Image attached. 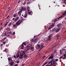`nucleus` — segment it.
Masks as SVG:
<instances>
[{"mask_svg":"<svg viewBox=\"0 0 66 66\" xmlns=\"http://www.w3.org/2000/svg\"><path fill=\"white\" fill-rule=\"evenodd\" d=\"M22 21H23V20H19L15 24L17 26H18V25H19L20 24V23H21Z\"/></svg>","mask_w":66,"mask_h":66,"instance_id":"nucleus-2","label":"nucleus"},{"mask_svg":"<svg viewBox=\"0 0 66 66\" xmlns=\"http://www.w3.org/2000/svg\"><path fill=\"white\" fill-rule=\"evenodd\" d=\"M62 24H59L57 25V27H60V26H62Z\"/></svg>","mask_w":66,"mask_h":66,"instance_id":"nucleus-13","label":"nucleus"},{"mask_svg":"<svg viewBox=\"0 0 66 66\" xmlns=\"http://www.w3.org/2000/svg\"><path fill=\"white\" fill-rule=\"evenodd\" d=\"M27 16H28V14H27V13H26V14H25L24 15V17L27 18Z\"/></svg>","mask_w":66,"mask_h":66,"instance_id":"nucleus-18","label":"nucleus"},{"mask_svg":"<svg viewBox=\"0 0 66 66\" xmlns=\"http://www.w3.org/2000/svg\"><path fill=\"white\" fill-rule=\"evenodd\" d=\"M24 65V63H23L22 64V66H23V65Z\"/></svg>","mask_w":66,"mask_h":66,"instance_id":"nucleus-64","label":"nucleus"},{"mask_svg":"<svg viewBox=\"0 0 66 66\" xmlns=\"http://www.w3.org/2000/svg\"><path fill=\"white\" fill-rule=\"evenodd\" d=\"M53 61H54V60H51L48 63V64H50V63H52L53 62Z\"/></svg>","mask_w":66,"mask_h":66,"instance_id":"nucleus-10","label":"nucleus"},{"mask_svg":"<svg viewBox=\"0 0 66 66\" xmlns=\"http://www.w3.org/2000/svg\"><path fill=\"white\" fill-rule=\"evenodd\" d=\"M14 63V62H11V63H9V64H10V65H13V63Z\"/></svg>","mask_w":66,"mask_h":66,"instance_id":"nucleus-20","label":"nucleus"},{"mask_svg":"<svg viewBox=\"0 0 66 66\" xmlns=\"http://www.w3.org/2000/svg\"><path fill=\"white\" fill-rule=\"evenodd\" d=\"M11 24H12V22H11L10 23L8 24V26H9V27H10Z\"/></svg>","mask_w":66,"mask_h":66,"instance_id":"nucleus-23","label":"nucleus"},{"mask_svg":"<svg viewBox=\"0 0 66 66\" xmlns=\"http://www.w3.org/2000/svg\"><path fill=\"white\" fill-rule=\"evenodd\" d=\"M4 36H6V31H4Z\"/></svg>","mask_w":66,"mask_h":66,"instance_id":"nucleus-25","label":"nucleus"},{"mask_svg":"<svg viewBox=\"0 0 66 66\" xmlns=\"http://www.w3.org/2000/svg\"><path fill=\"white\" fill-rule=\"evenodd\" d=\"M56 52V50H55L54 51V53H55V52Z\"/></svg>","mask_w":66,"mask_h":66,"instance_id":"nucleus-47","label":"nucleus"},{"mask_svg":"<svg viewBox=\"0 0 66 66\" xmlns=\"http://www.w3.org/2000/svg\"><path fill=\"white\" fill-rule=\"evenodd\" d=\"M8 61H11V59L9 57V58H8Z\"/></svg>","mask_w":66,"mask_h":66,"instance_id":"nucleus-36","label":"nucleus"},{"mask_svg":"<svg viewBox=\"0 0 66 66\" xmlns=\"http://www.w3.org/2000/svg\"><path fill=\"white\" fill-rule=\"evenodd\" d=\"M5 44H6V42H3V45H5Z\"/></svg>","mask_w":66,"mask_h":66,"instance_id":"nucleus-33","label":"nucleus"},{"mask_svg":"<svg viewBox=\"0 0 66 66\" xmlns=\"http://www.w3.org/2000/svg\"><path fill=\"white\" fill-rule=\"evenodd\" d=\"M60 30H61V29H60V28H59L57 29H56L55 30V31L56 32H59V31Z\"/></svg>","mask_w":66,"mask_h":66,"instance_id":"nucleus-11","label":"nucleus"},{"mask_svg":"<svg viewBox=\"0 0 66 66\" xmlns=\"http://www.w3.org/2000/svg\"><path fill=\"white\" fill-rule=\"evenodd\" d=\"M22 44H23V45H24V46H26V42L23 43Z\"/></svg>","mask_w":66,"mask_h":66,"instance_id":"nucleus-27","label":"nucleus"},{"mask_svg":"<svg viewBox=\"0 0 66 66\" xmlns=\"http://www.w3.org/2000/svg\"><path fill=\"white\" fill-rule=\"evenodd\" d=\"M28 14L29 15H32V14H33V13L32 11H30L29 12H28Z\"/></svg>","mask_w":66,"mask_h":66,"instance_id":"nucleus-8","label":"nucleus"},{"mask_svg":"<svg viewBox=\"0 0 66 66\" xmlns=\"http://www.w3.org/2000/svg\"><path fill=\"white\" fill-rule=\"evenodd\" d=\"M51 37H49V36L48 37V40H51Z\"/></svg>","mask_w":66,"mask_h":66,"instance_id":"nucleus-21","label":"nucleus"},{"mask_svg":"<svg viewBox=\"0 0 66 66\" xmlns=\"http://www.w3.org/2000/svg\"><path fill=\"white\" fill-rule=\"evenodd\" d=\"M60 54H62V52H60Z\"/></svg>","mask_w":66,"mask_h":66,"instance_id":"nucleus-59","label":"nucleus"},{"mask_svg":"<svg viewBox=\"0 0 66 66\" xmlns=\"http://www.w3.org/2000/svg\"><path fill=\"white\" fill-rule=\"evenodd\" d=\"M46 57V55L44 56L43 57H42V59H44Z\"/></svg>","mask_w":66,"mask_h":66,"instance_id":"nucleus-30","label":"nucleus"},{"mask_svg":"<svg viewBox=\"0 0 66 66\" xmlns=\"http://www.w3.org/2000/svg\"><path fill=\"white\" fill-rule=\"evenodd\" d=\"M21 47H24V46L23 44L21 45Z\"/></svg>","mask_w":66,"mask_h":66,"instance_id":"nucleus-42","label":"nucleus"},{"mask_svg":"<svg viewBox=\"0 0 66 66\" xmlns=\"http://www.w3.org/2000/svg\"><path fill=\"white\" fill-rule=\"evenodd\" d=\"M53 65H54V64H55V60H54V61H53Z\"/></svg>","mask_w":66,"mask_h":66,"instance_id":"nucleus-29","label":"nucleus"},{"mask_svg":"<svg viewBox=\"0 0 66 66\" xmlns=\"http://www.w3.org/2000/svg\"><path fill=\"white\" fill-rule=\"evenodd\" d=\"M22 56H23V55L21 54H20V56H22Z\"/></svg>","mask_w":66,"mask_h":66,"instance_id":"nucleus-58","label":"nucleus"},{"mask_svg":"<svg viewBox=\"0 0 66 66\" xmlns=\"http://www.w3.org/2000/svg\"><path fill=\"white\" fill-rule=\"evenodd\" d=\"M18 65V64H16L14 66H17Z\"/></svg>","mask_w":66,"mask_h":66,"instance_id":"nucleus-49","label":"nucleus"},{"mask_svg":"<svg viewBox=\"0 0 66 66\" xmlns=\"http://www.w3.org/2000/svg\"><path fill=\"white\" fill-rule=\"evenodd\" d=\"M22 10L23 11H26V8L24 7V8L23 7H22Z\"/></svg>","mask_w":66,"mask_h":66,"instance_id":"nucleus-9","label":"nucleus"},{"mask_svg":"<svg viewBox=\"0 0 66 66\" xmlns=\"http://www.w3.org/2000/svg\"><path fill=\"white\" fill-rule=\"evenodd\" d=\"M9 17H10V16H8L7 17V18H9Z\"/></svg>","mask_w":66,"mask_h":66,"instance_id":"nucleus-60","label":"nucleus"},{"mask_svg":"<svg viewBox=\"0 0 66 66\" xmlns=\"http://www.w3.org/2000/svg\"><path fill=\"white\" fill-rule=\"evenodd\" d=\"M36 37V36H34V38H35Z\"/></svg>","mask_w":66,"mask_h":66,"instance_id":"nucleus-63","label":"nucleus"},{"mask_svg":"<svg viewBox=\"0 0 66 66\" xmlns=\"http://www.w3.org/2000/svg\"><path fill=\"white\" fill-rule=\"evenodd\" d=\"M26 3H27V1H25L23 3V4L24 5H25L26 4Z\"/></svg>","mask_w":66,"mask_h":66,"instance_id":"nucleus-19","label":"nucleus"},{"mask_svg":"<svg viewBox=\"0 0 66 66\" xmlns=\"http://www.w3.org/2000/svg\"><path fill=\"white\" fill-rule=\"evenodd\" d=\"M39 38L38 37H37L34 40H33V42H35L36 43L37 42H38V39Z\"/></svg>","mask_w":66,"mask_h":66,"instance_id":"nucleus-5","label":"nucleus"},{"mask_svg":"<svg viewBox=\"0 0 66 66\" xmlns=\"http://www.w3.org/2000/svg\"><path fill=\"white\" fill-rule=\"evenodd\" d=\"M11 7H9V8H8V10H7V11H10V10H11Z\"/></svg>","mask_w":66,"mask_h":66,"instance_id":"nucleus-37","label":"nucleus"},{"mask_svg":"<svg viewBox=\"0 0 66 66\" xmlns=\"http://www.w3.org/2000/svg\"><path fill=\"white\" fill-rule=\"evenodd\" d=\"M54 24H52L51 26V27H52V28H53L54 26Z\"/></svg>","mask_w":66,"mask_h":66,"instance_id":"nucleus-22","label":"nucleus"},{"mask_svg":"<svg viewBox=\"0 0 66 66\" xmlns=\"http://www.w3.org/2000/svg\"><path fill=\"white\" fill-rule=\"evenodd\" d=\"M8 34H12V32L11 31H10L8 32Z\"/></svg>","mask_w":66,"mask_h":66,"instance_id":"nucleus-34","label":"nucleus"},{"mask_svg":"<svg viewBox=\"0 0 66 66\" xmlns=\"http://www.w3.org/2000/svg\"><path fill=\"white\" fill-rule=\"evenodd\" d=\"M21 49H23V47H21Z\"/></svg>","mask_w":66,"mask_h":66,"instance_id":"nucleus-61","label":"nucleus"},{"mask_svg":"<svg viewBox=\"0 0 66 66\" xmlns=\"http://www.w3.org/2000/svg\"><path fill=\"white\" fill-rule=\"evenodd\" d=\"M57 19H55L54 20V22H56V21H57Z\"/></svg>","mask_w":66,"mask_h":66,"instance_id":"nucleus-24","label":"nucleus"},{"mask_svg":"<svg viewBox=\"0 0 66 66\" xmlns=\"http://www.w3.org/2000/svg\"><path fill=\"white\" fill-rule=\"evenodd\" d=\"M21 12H22V10H20L18 12V14H21Z\"/></svg>","mask_w":66,"mask_h":66,"instance_id":"nucleus-17","label":"nucleus"},{"mask_svg":"<svg viewBox=\"0 0 66 66\" xmlns=\"http://www.w3.org/2000/svg\"><path fill=\"white\" fill-rule=\"evenodd\" d=\"M31 3V1H29L28 3H27V4H29V3Z\"/></svg>","mask_w":66,"mask_h":66,"instance_id":"nucleus-28","label":"nucleus"},{"mask_svg":"<svg viewBox=\"0 0 66 66\" xmlns=\"http://www.w3.org/2000/svg\"><path fill=\"white\" fill-rule=\"evenodd\" d=\"M20 61H16V63L17 64H19V62Z\"/></svg>","mask_w":66,"mask_h":66,"instance_id":"nucleus-43","label":"nucleus"},{"mask_svg":"<svg viewBox=\"0 0 66 66\" xmlns=\"http://www.w3.org/2000/svg\"><path fill=\"white\" fill-rule=\"evenodd\" d=\"M66 57H63V60H64V59H66Z\"/></svg>","mask_w":66,"mask_h":66,"instance_id":"nucleus-46","label":"nucleus"},{"mask_svg":"<svg viewBox=\"0 0 66 66\" xmlns=\"http://www.w3.org/2000/svg\"><path fill=\"white\" fill-rule=\"evenodd\" d=\"M39 54L40 55H41V54H42V53L41 52H40L39 53Z\"/></svg>","mask_w":66,"mask_h":66,"instance_id":"nucleus-53","label":"nucleus"},{"mask_svg":"<svg viewBox=\"0 0 66 66\" xmlns=\"http://www.w3.org/2000/svg\"><path fill=\"white\" fill-rule=\"evenodd\" d=\"M6 37H5L4 38V40H5V39H6Z\"/></svg>","mask_w":66,"mask_h":66,"instance_id":"nucleus-55","label":"nucleus"},{"mask_svg":"<svg viewBox=\"0 0 66 66\" xmlns=\"http://www.w3.org/2000/svg\"><path fill=\"white\" fill-rule=\"evenodd\" d=\"M13 26L14 28H15V27L16 26V25L15 24H13Z\"/></svg>","mask_w":66,"mask_h":66,"instance_id":"nucleus-32","label":"nucleus"},{"mask_svg":"<svg viewBox=\"0 0 66 66\" xmlns=\"http://www.w3.org/2000/svg\"><path fill=\"white\" fill-rule=\"evenodd\" d=\"M37 46L38 47V48H40V45L39 44L37 45Z\"/></svg>","mask_w":66,"mask_h":66,"instance_id":"nucleus-26","label":"nucleus"},{"mask_svg":"<svg viewBox=\"0 0 66 66\" xmlns=\"http://www.w3.org/2000/svg\"><path fill=\"white\" fill-rule=\"evenodd\" d=\"M59 36H60V35H58L57 36V38H58V37H59Z\"/></svg>","mask_w":66,"mask_h":66,"instance_id":"nucleus-48","label":"nucleus"},{"mask_svg":"<svg viewBox=\"0 0 66 66\" xmlns=\"http://www.w3.org/2000/svg\"><path fill=\"white\" fill-rule=\"evenodd\" d=\"M19 57V59H22V56H21V57L20 56Z\"/></svg>","mask_w":66,"mask_h":66,"instance_id":"nucleus-41","label":"nucleus"},{"mask_svg":"<svg viewBox=\"0 0 66 66\" xmlns=\"http://www.w3.org/2000/svg\"><path fill=\"white\" fill-rule=\"evenodd\" d=\"M27 11L28 12H29L30 11V7H27Z\"/></svg>","mask_w":66,"mask_h":66,"instance_id":"nucleus-14","label":"nucleus"},{"mask_svg":"<svg viewBox=\"0 0 66 66\" xmlns=\"http://www.w3.org/2000/svg\"><path fill=\"white\" fill-rule=\"evenodd\" d=\"M19 19V17H18L16 18L14 20V22H16V21L17 20Z\"/></svg>","mask_w":66,"mask_h":66,"instance_id":"nucleus-12","label":"nucleus"},{"mask_svg":"<svg viewBox=\"0 0 66 66\" xmlns=\"http://www.w3.org/2000/svg\"><path fill=\"white\" fill-rule=\"evenodd\" d=\"M26 48L27 49L26 51H28L29 49L30 50H31V51H34V47H32V45H31L30 46H29L27 45L26 47Z\"/></svg>","mask_w":66,"mask_h":66,"instance_id":"nucleus-1","label":"nucleus"},{"mask_svg":"<svg viewBox=\"0 0 66 66\" xmlns=\"http://www.w3.org/2000/svg\"><path fill=\"white\" fill-rule=\"evenodd\" d=\"M7 24H8V22H6L5 24L4 25V27H5V26H7Z\"/></svg>","mask_w":66,"mask_h":66,"instance_id":"nucleus-16","label":"nucleus"},{"mask_svg":"<svg viewBox=\"0 0 66 66\" xmlns=\"http://www.w3.org/2000/svg\"><path fill=\"white\" fill-rule=\"evenodd\" d=\"M63 56H66V54H64L63 55Z\"/></svg>","mask_w":66,"mask_h":66,"instance_id":"nucleus-56","label":"nucleus"},{"mask_svg":"<svg viewBox=\"0 0 66 66\" xmlns=\"http://www.w3.org/2000/svg\"><path fill=\"white\" fill-rule=\"evenodd\" d=\"M56 30V29L55 28H53L51 31V30H50V31L51 32H55V30Z\"/></svg>","mask_w":66,"mask_h":66,"instance_id":"nucleus-6","label":"nucleus"},{"mask_svg":"<svg viewBox=\"0 0 66 66\" xmlns=\"http://www.w3.org/2000/svg\"><path fill=\"white\" fill-rule=\"evenodd\" d=\"M27 56H28L27 55H26V54H24V58H27Z\"/></svg>","mask_w":66,"mask_h":66,"instance_id":"nucleus-15","label":"nucleus"},{"mask_svg":"<svg viewBox=\"0 0 66 66\" xmlns=\"http://www.w3.org/2000/svg\"><path fill=\"white\" fill-rule=\"evenodd\" d=\"M44 46V43H42L41 44V46L42 47H40V49H42L43 47H44V46Z\"/></svg>","mask_w":66,"mask_h":66,"instance_id":"nucleus-7","label":"nucleus"},{"mask_svg":"<svg viewBox=\"0 0 66 66\" xmlns=\"http://www.w3.org/2000/svg\"><path fill=\"white\" fill-rule=\"evenodd\" d=\"M53 64V63H51V64L50 65H49V66H51V65H52V64Z\"/></svg>","mask_w":66,"mask_h":66,"instance_id":"nucleus-51","label":"nucleus"},{"mask_svg":"<svg viewBox=\"0 0 66 66\" xmlns=\"http://www.w3.org/2000/svg\"><path fill=\"white\" fill-rule=\"evenodd\" d=\"M49 36L51 37L52 36V34H51L50 35H49Z\"/></svg>","mask_w":66,"mask_h":66,"instance_id":"nucleus-35","label":"nucleus"},{"mask_svg":"<svg viewBox=\"0 0 66 66\" xmlns=\"http://www.w3.org/2000/svg\"><path fill=\"white\" fill-rule=\"evenodd\" d=\"M55 62H57L58 61V59H55Z\"/></svg>","mask_w":66,"mask_h":66,"instance_id":"nucleus-39","label":"nucleus"},{"mask_svg":"<svg viewBox=\"0 0 66 66\" xmlns=\"http://www.w3.org/2000/svg\"><path fill=\"white\" fill-rule=\"evenodd\" d=\"M5 40H4V39H2V41H4Z\"/></svg>","mask_w":66,"mask_h":66,"instance_id":"nucleus-62","label":"nucleus"},{"mask_svg":"<svg viewBox=\"0 0 66 66\" xmlns=\"http://www.w3.org/2000/svg\"><path fill=\"white\" fill-rule=\"evenodd\" d=\"M66 10L63 13V15L62 16H60L59 18H57V19H59L60 18H62L63 17V16H66Z\"/></svg>","mask_w":66,"mask_h":66,"instance_id":"nucleus-3","label":"nucleus"},{"mask_svg":"<svg viewBox=\"0 0 66 66\" xmlns=\"http://www.w3.org/2000/svg\"><path fill=\"white\" fill-rule=\"evenodd\" d=\"M64 4H65L66 5V2H64Z\"/></svg>","mask_w":66,"mask_h":66,"instance_id":"nucleus-57","label":"nucleus"},{"mask_svg":"<svg viewBox=\"0 0 66 66\" xmlns=\"http://www.w3.org/2000/svg\"><path fill=\"white\" fill-rule=\"evenodd\" d=\"M15 18H13L12 19L13 20H15Z\"/></svg>","mask_w":66,"mask_h":66,"instance_id":"nucleus-54","label":"nucleus"},{"mask_svg":"<svg viewBox=\"0 0 66 66\" xmlns=\"http://www.w3.org/2000/svg\"><path fill=\"white\" fill-rule=\"evenodd\" d=\"M63 57V56H61L60 57V59H61Z\"/></svg>","mask_w":66,"mask_h":66,"instance_id":"nucleus-45","label":"nucleus"},{"mask_svg":"<svg viewBox=\"0 0 66 66\" xmlns=\"http://www.w3.org/2000/svg\"><path fill=\"white\" fill-rule=\"evenodd\" d=\"M15 33L14 32L13 33V35H15Z\"/></svg>","mask_w":66,"mask_h":66,"instance_id":"nucleus-52","label":"nucleus"},{"mask_svg":"<svg viewBox=\"0 0 66 66\" xmlns=\"http://www.w3.org/2000/svg\"><path fill=\"white\" fill-rule=\"evenodd\" d=\"M22 52L24 54H25V53H26V52H25L23 51H22Z\"/></svg>","mask_w":66,"mask_h":66,"instance_id":"nucleus-44","label":"nucleus"},{"mask_svg":"<svg viewBox=\"0 0 66 66\" xmlns=\"http://www.w3.org/2000/svg\"><path fill=\"white\" fill-rule=\"evenodd\" d=\"M16 15H17V13H16L13 16L14 17H15L16 16Z\"/></svg>","mask_w":66,"mask_h":66,"instance_id":"nucleus-31","label":"nucleus"},{"mask_svg":"<svg viewBox=\"0 0 66 66\" xmlns=\"http://www.w3.org/2000/svg\"><path fill=\"white\" fill-rule=\"evenodd\" d=\"M54 55V54H52L48 58V60H50V59H52L53 58V56Z\"/></svg>","mask_w":66,"mask_h":66,"instance_id":"nucleus-4","label":"nucleus"},{"mask_svg":"<svg viewBox=\"0 0 66 66\" xmlns=\"http://www.w3.org/2000/svg\"><path fill=\"white\" fill-rule=\"evenodd\" d=\"M52 27H50L49 28H48V30H50V29H52Z\"/></svg>","mask_w":66,"mask_h":66,"instance_id":"nucleus-40","label":"nucleus"},{"mask_svg":"<svg viewBox=\"0 0 66 66\" xmlns=\"http://www.w3.org/2000/svg\"><path fill=\"white\" fill-rule=\"evenodd\" d=\"M20 56H19V55H18V56H16V57H19Z\"/></svg>","mask_w":66,"mask_h":66,"instance_id":"nucleus-50","label":"nucleus"},{"mask_svg":"<svg viewBox=\"0 0 66 66\" xmlns=\"http://www.w3.org/2000/svg\"><path fill=\"white\" fill-rule=\"evenodd\" d=\"M3 29V27H1L0 28V32L2 30V29Z\"/></svg>","mask_w":66,"mask_h":66,"instance_id":"nucleus-38","label":"nucleus"}]
</instances>
